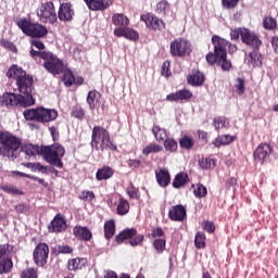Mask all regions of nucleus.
<instances>
[{
  "label": "nucleus",
  "mask_w": 278,
  "mask_h": 278,
  "mask_svg": "<svg viewBox=\"0 0 278 278\" xmlns=\"http://www.w3.org/2000/svg\"><path fill=\"white\" fill-rule=\"evenodd\" d=\"M62 81H63L64 86H66V88H71V86H73V84L75 81V74H73V72L71 70L65 71L63 74Z\"/></svg>",
  "instance_id": "obj_47"
},
{
  "label": "nucleus",
  "mask_w": 278,
  "mask_h": 278,
  "mask_svg": "<svg viewBox=\"0 0 278 278\" xmlns=\"http://www.w3.org/2000/svg\"><path fill=\"white\" fill-rule=\"evenodd\" d=\"M193 194L195 199H205L207 197V187L202 184H198L197 186L192 185Z\"/></svg>",
  "instance_id": "obj_39"
},
{
  "label": "nucleus",
  "mask_w": 278,
  "mask_h": 278,
  "mask_svg": "<svg viewBox=\"0 0 278 278\" xmlns=\"http://www.w3.org/2000/svg\"><path fill=\"white\" fill-rule=\"evenodd\" d=\"M112 23L116 27H127L129 25V18L121 13H115L112 16Z\"/></svg>",
  "instance_id": "obj_31"
},
{
  "label": "nucleus",
  "mask_w": 278,
  "mask_h": 278,
  "mask_svg": "<svg viewBox=\"0 0 278 278\" xmlns=\"http://www.w3.org/2000/svg\"><path fill=\"white\" fill-rule=\"evenodd\" d=\"M127 164L129 168H140V164H142V162L140 160L130 159L127 161Z\"/></svg>",
  "instance_id": "obj_64"
},
{
  "label": "nucleus",
  "mask_w": 278,
  "mask_h": 278,
  "mask_svg": "<svg viewBox=\"0 0 278 278\" xmlns=\"http://www.w3.org/2000/svg\"><path fill=\"white\" fill-rule=\"evenodd\" d=\"M164 149L168 153H177L179 144L177 143V140H175L174 138H166L164 140Z\"/></svg>",
  "instance_id": "obj_40"
},
{
  "label": "nucleus",
  "mask_w": 278,
  "mask_h": 278,
  "mask_svg": "<svg viewBox=\"0 0 278 278\" xmlns=\"http://www.w3.org/2000/svg\"><path fill=\"white\" fill-rule=\"evenodd\" d=\"M190 99H192V93L188 89H180L177 92L166 96V101H180V103H184V101H190Z\"/></svg>",
  "instance_id": "obj_23"
},
{
  "label": "nucleus",
  "mask_w": 278,
  "mask_h": 278,
  "mask_svg": "<svg viewBox=\"0 0 278 278\" xmlns=\"http://www.w3.org/2000/svg\"><path fill=\"white\" fill-rule=\"evenodd\" d=\"M1 105L5 108H31L36 105V101H33L31 98L25 99L24 94L5 92L0 98Z\"/></svg>",
  "instance_id": "obj_9"
},
{
  "label": "nucleus",
  "mask_w": 278,
  "mask_h": 278,
  "mask_svg": "<svg viewBox=\"0 0 278 278\" xmlns=\"http://www.w3.org/2000/svg\"><path fill=\"white\" fill-rule=\"evenodd\" d=\"M226 123H227V119L223 116H218L213 119V125H214L216 131H220V129H223V127H225Z\"/></svg>",
  "instance_id": "obj_54"
},
{
  "label": "nucleus",
  "mask_w": 278,
  "mask_h": 278,
  "mask_svg": "<svg viewBox=\"0 0 278 278\" xmlns=\"http://www.w3.org/2000/svg\"><path fill=\"white\" fill-rule=\"evenodd\" d=\"M75 16V10L73 4L70 2H63L59 7L58 18L62 23H71Z\"/></svg>",
  "instance_id": "obj_16"
},
{
  "label": "nucleus",
  "mask_w": 278,
  "mask_h": 278,
  "mask_svg": "<svg viewBox=\"0 0 278 278\" xmlns=\"http://www.w3.org/2000/svg\"><path fill=\"white\" fill-rule=\"evenodd\" d=\"M140 21L146 24L147 29H150V31H162V29H166L164 20L157 17L153 13L141 14Z\"/></svg>",
  "instance_id": "obj_13"
},
{
  "label": "nucleus",
  "mask_w": 278,
  "mask_h": 278,
  "mask_svg": "<svg viewBox=\"0 0 278 278\" xmlns=\"http://www.w3.org/2000/svg\"><path fill=\"white\" fill-rule=\"evenodd\" d=\"M91 12H103L114 3V0H84Z\"/></svg>",
  "instance_id": "obj_19"
},
{
  "label": "nucleus",
  "mask_w": 278,
  "mask_h": 278,
  "mask_svg": "<svg viewBox=\"0 0 278 278\" xmlns=\"http://www.w3.org/2000/svg\"><path fill=\"white\" fill-rule=\"evenodd\" d=\"M7 77H9V79H15L17 90L20 94L24 96V99L36 101L34 98V77L27 74L23 67L11 65L7 72Z\"/></svg>",
  "instance_id": "obj_1"
},
{
  "label": "nucleus",
  "mask_w": 278,
  "mask_h": 278,
  "mask_svg": "<svg viewBox=\"0 0 278 278\" xmlns=\"http://www.w3.org/2000/svg\"><path fill=\"white\" fill-rule=\"evenodd\" d=\"M273 146L270 143L263 142L256 147L253 152L254 162L256 164H266L270 160V155H273Z\"/></svg>",
  "instance_id": "obj_15"
},
{
  "label": "nucleus",
  "mask_w": 278,
  "mask_h": 278,
  "mask_svg": "<svg viewBox=\"0 0 278 278\" xmlns=\"http://www.w3.org/2000/svg\"><path fill=\"white\" fill-rule=\"evenodd\" d=\"M101 98V93L97 90H91L87 94V103L91 110L97 108V101Z\"/></svg>",
  "instance_id": "obj_37"
},
{
  "label": "nucleus",
  "mask_w": 278,
  "mask_h": 278,
  "mask_svg": "<svg viewBox=\"0 0 278 278\" xmlns=\"http://www.w3.org/2000/svg\"><path fill=\"white\" fill-rule=\"evenodd\" d=\"M202 227L207 233H214V231H216V226L210 220L202 222Z\"/></svg>",
  "instance_id": "obj_59"
},
{
  "label": "nucleus",
  "mask_w": 278,
  "mask_h": 278,
  "mask_svg": "<svg viewBox=\"0 0 278 278\" xmlns=\"http://www.w3.org/2000/svg\"><path fill=\"white\" fill-rule=\"evenodd\" d=\"M37 16L41 23H53L58 22V13H55V5L53 2L49 1L43 4L37 10Z\"/></svg>",
  "instance_id": "obj_12"
},
{
  "label": "nucleus",
  "mask_w": 278,
  "mask_h": 278,
  "mask_svg": "<svg viewBox=\"0 0 278 278\" xmlns=\"http://www.w3.org/2000/svg\"><path fill=\"white\" fill-rule=\"evenodd\" d=\"M10 253V244H0V260Z\"/></svg>",
  "instance_id": "obj_63"
},
{
  "label": "nucleus",
  "mask_w": 278,
  "mask_h": 278,
  "mask_svg": "<svg viewBox=\"0 0 278 278\" xmlns=\"http://www.w3.org/2000/svg\"><path fill=\"white\" fill-rule=\"evenodd\" d=\"M72 116L78 121H84L86 118V111L80 105H75L72 108Z\"/></svg>",
  "instance_id": "obj_48"
},
{
  "label": "nucleus",
  "mask_w": 278,
  "mask_h": 278,
  "mask_svg": "<svg viewBox=\"0 0 278 278\" xmlns=\"http://www.w3.org/2000/svg\"><path fill=\"white\" fill-rule=\"evenodd\" d=\"M41 155L50 166H55L56 168H64V162L62 157L66 155V149L60 143H53L51 146H42Z\"/></svg>",
  "instance_id": "obj_6"
},
{
  "label": "nucleus",
  "mask_w": 278,
  "mask_h": 278,
  "mask_svg": "<svg viewBox=\"0 0 278 278\" xmlns=\"http://www.w3.org/2000/svg\"><path fill=\"white\" fill-rule=\"evenodd\" d=\"M245 29L247 28H244V27L231 29L230 30V40H239L240 38L242 40V36H243Z\"/></svg>",
  "instance_id": "obj_52"
},
{
  "label": "nucleus",
  "mask_w": 278,
  "mask_h": 278,
  "mask_svg": "<svg viewBox=\"0 0 278 278\" xmlns=\"http://www.w3.org/2000/svg\"><path fill=\"white\" fill-rule=\"evenodd\" d=\"M50 233H62L66 231V219L62 214H56L48 226Z\"/></svg>",
  "instance_id": "obj_18"
},
{
  "label": "nucleus",
  "mask_w": 278,
  "mask_h": 278,
  "mask_svg": "<svg viewBox=\"0 0 278 278\" xmlns=\"http://www.w3.org/2000/svg\"><path fill=\"white\" fill-rule=\"evenodd\" d=\"M78 199H80V201H85L86 203H91V201H94L97 197L94 195V191L83 190L78 195Z\"/></svg>",
  "instance_id": "obj_49"
},
{
  "label": "nucleus",
  "mask_w": 278,
  "mask_h": 278,
  "mask_svg": "<svg viewBox=\"0 0 278 278\" xmlns=\"http://www.w3.org/2000/svg\"><path fill=\"white\" fill-rule=\"evenodd\" d=\"M30 45L31 47H35L36 49H38L37 51H45V43L39 39L30 40Z\"/></svg>",
  "instance_id": "obj_60"
},
{
  "label": "nucleus",
  "mask_w": 278,
  "mask_h": 278,
  "mask_svg": "<svg viewBox=\"0 0 278 278\" xmlns=\"http://www.w3.org/2000/svg\"><path fill=\"white\" fill-rule=\"evenodd\" d=\"M14 266V262H12V257L2 258L0 261V275H8L12 270Z\"/></svg>",
  "instance_id": "obj_36"
},
{
  "label": "nucleus",
  "mask_w": 278,
  "mask_h": 278,
  "mask_svg": "<svg viewBox=\"0 0 278 278\" xmlns=\"http://www.w3.org/2000/svg\"><path fill=\"white\" fill-rule=\"evenodd\" d=\"M21 278H38V271L34 268H26L22 271Z\"/></svg>",
  "instance_id": "obj_55"
},
{
  "label": "nucleus",
  "mask_w": 278,
  "mask_h": 278,
  "mask_svg": "<svg viewBox=\"0 0 278 278\" xmlns=\"http://www.w3.org/2000/svg\"><path fill=\"white\" fill-rule=\"evenodd\" d=\"M263 27L264 29H268L273 31V29H277V20L274 17L267 16L263 20Z\"/></svg>",
  "instance_id": "obj_50"
},
{
  "label": "nucleus",
  "mask_w": 278,
  "mask_h": 278,
  "mask_svg": "<svg viewBox=\"0 0 278 278\" xmlns=\"http://www.w3.org/2000/svg\"><path fill=\"white\" fill-rule=\"evenodd\" d=\"M73 236L83 242H90L92 240V230L86 226H75L73 228Z\"/></svg>",
  "instance_id": "obj_22"
},
{
  "label": "nucleus",
  "mask_w": 278,
  "mask_h": 278,
  "mask_svg": "<svg viewBox=\"0 0 278 278\" xmlns=\"http://www.w3.org/2000/svg\"><path fill=\"white\" fill-rule=\"evenodd\" d=\"M153 247L159 254L164 253L166 250V239H155Z\"/></svg>",
  "instance_id": "obj_51"
},
{
  "label": "nucleus",
  "mask_w": 278,
  "mask_h": 278,
  "mask_svg": "<svg viewBox=\"0 0 278 278\" xmlns=\"http://www.w3.org/2000/svg\"><path fill=\"white\" fill-rule=\"evenodd\" d=\"M249 59L252 66H262V54H258L257 50L249 52Z\"/></svg>",
  "instance_id": "obj_44"
},
{
  "label": "nucleus",
  "mask_w": 278,
  "mask_h": 278,
  "mask_svg": "<svg viewBox=\"0 0 278 278\" xmlns=\"http://www.w3.org/2000/svg\"><path fill=\"white\" fill-rule=\"evenodd\" d=\"M199 166L202 170H210V168H214V166H216V161L211 157H202L199 160Z\"/></svg>",
  "instance_id": "obj_43"
},
{
  "label": "nucleus",
  "mask_w": 278,
  "mask_h": 278,
  "mask_svg": "<svg viewBox=\"0 0 278 278\" xmlns=\"http://www.w3.org/2000/svg\"><path fill=\"white\" fill-rule=\"evenodd\" d=\"M86 266V258H71L67 262L68 270H81Z\"/></svg>",
  "instance_id": "obj_30"
},
{
  "label": "nucleus",
  "mask_w": 278,
  "mask_h": 278,
  "mask_svg": "<svg viewBox=\"0 0 278 278\" xmlns=\"http://www.w3.org/2000/svg\"><path fill=\"white\" fill-rule=\"evenodd\" d=\"M0 190L5 192L7 194H13L15 197L23 195V191L12 185H2L0 186Z\"/></svg>",
  "instance_id": "obj_45"
},
{
  "label": "nucleus",
  "mask_w": 278,
  "mask_h": 278,
  "mask_svg": "<svg viewBox=\"0 0 278 278\" xmlns=\"http://www.w3.org/2000/svg\"><path fill=\"white\" fill-rule=\"evenodd\" d=\"M23 116L25 121H33L35 123H42V125H47V123H53V121H56L59 113L55 109L37 106L35 109H26L23 112Z\"/></svg>",
  "instance_id": "obj_5"
},
{
  "label": "nucleus",
  "mask_w": 278,
  "mask_h": 278,
  "mask_svg": "<svg viewBox=\"0 0 278 278\" xmlns=\"http://www.w3.org/2000/svg\"><path fill=\"white\" fill-rule=\"evenodd\" d=\"M34 170H38L39 173H42L43 175H47L49 167L45 166L40 163H35Z\"/></svg>",
  "instance_id": "obj_62"
},
{
  "label": "nucleus",
  "mask_w": 278,
  "mask_h": 278,
  "mask_svg": "<svg viewBox=\"0 0 278 278\" xmlns=\"http://www.w3.org/2000/svg\"><path fill=\"white\" fill-rule=\"evenodd\" d=\"M205 233L198 231L194 237V247L195 249H205Z\"/></svg>",
  "instance_id": "obj_46"
},
{
  "label": "nucleus",
  "mask_w": 278,
  "mask_h": 278,
  "mask_svg": "<svg viewBox=\"0 0 278 278\" xmlns=\"http://www.w3.org/2000/svg\"><path fill=\"white\" fill-rule=\"evenodd\" d=\"M114 177V168L109 165H104L98 168L96 173L97 181H108V179H112Z\"/></svg>",
  "instance_id": "obj_25"
},
{
  "label": "nucleus",
  "mask_w": 278,
  "mask_h": 278,
  "mask_svg": "<svg viewBox=\"0 0 278 278\" xmlns=\"http://www.w3.org/2000/svg\"><path fill=\"white\" fill-rule=\"evenodd\" d=\"M116 214L118 216H125L126 214H129V201H127L125 198L119 199V203L116 207Z\"/></svg>",
  "instance_id": "obj_38"
},
{
  "label": "nucleus",
  "mask_w": 278,
  "mask_h": 278,
  "mask_svg": "<svg viewBox=\"0 0 278 278\" xmlns=\"http://www.w3.org/2000/svg\"><path fill=\"white\" fill-rule=\"evenodd\" d=\"M30 58L33 60H36V58H39L40 60H43V68H46L50 75H62L64 73V61L58 55L53 54L51 51H35L34 48L29 51Z\"/></svg>",
  "instance_id": "obj_3"
},
{
  "label": "nucleus",
  "mask_w": 278,
  "mask_h": 278,
  "mask_svg": "<svg viewBox=\"0 0 278 278\" xmlns=\"http://www.w3.org/2000/svg\"><path fill=\"white\" fill-rule=\"evenodd\" d=\"M241 41L243 42V45H247V47H251V49L253 50H258L260 47H262V40L260 39V36L251 31L249 28H245Z\"/></svg>",
  "instance_id": "obj_17"
},
{
  "label": "nucleus",
  "mask_w": 278,
  "mask_h": 278,
  "mask_svg": "<svg viewBox=\"0 0 278 278\" xmlns=\"http://www.w3.org/2000/svg\"><path fill=\"white\" fill-rule=\"evenodd\" d=\"M116 233V223L114 219H110L104 223V238L106 240H112Z\"/></svg>",
  "instance_id": "obj_28"
},
{
  "label": "nucleus",
  "mask_w": 278,
  "mask_h": 278,
  "mask_svg": "<svg viewBox=\"0 0 278 278\" xmlns=\"http://www.w3.org/2000/svg\"><path fill=\"white\" fill-rule=\"evenodd\" d=\"M161 75L163 77H170L173 75V73L170 72V62L165 61L161 67Z\"/></svg>",
  "instance_id": "obj_57"
},
{
  "label": "nucleus",
  "mask_w": 278,
  "mask_h": 278,
  "mask_svg": "<svg viewBox=\"0 0 278 278\" xmlns=\"http://www.w3.org/2000/svg\"><path fill=\"white\" fill-rule=\"evenodd\" d=\"M178 144L180 149H185V151H190L192 147H194V138L185 135L178 140Z\"/></svg>",
  "instance_id": "obj_34"
},
{
  "label": "nucleus",
  "mask_w": 278,
  "mask_h": 278,
  "mask_svg": "<svg viewBox=\"0 0 278 278\" xmlns=\"http://www.w3.org/2000/svg\"><path fill=\"white\" fill-rule=\"evenodd\" d=\"M33 260L36 266L45 268L47 262L49 261V245L45 242L38 243L33 252Z\"/></svg>",
  "instance_id": "obj_14"
},
{
  "label": "nucleus",
  "mask_w": 278,
  "mask_h": 278,
  "mask_svg": "<svg viewBox=\"0 0 278 278\" xmlns=\"http://www.w3.org/2000/svg\"><path fill=\"white\" fill-rule=\"evenodd\" d=\"M212 43L214 46V52L206 54V62L210 64V66H214V64H216V58H225V55H227V47L229 41H227L225 38H220L217 35H213Z\"/></svg>",
  "instance_id": "obj_10"
},
{
  "label": "nucleus",
  "mask_w": 278,
  "mask_h": 278,
  "mask_svg": "<svg viewBox=\"0 0 278 278\" xmlns=\"http://www.w3.org/2000/svg\"><path fill=\"white\" fill-rule=\"evenodd\" d=\"M92 149L96 151H118V147L112 142L110 137V131L101 126H94L91 132V142Z\"/></svg>",
  "instance_id": "obj_4"
},
{
  "label": "nucleus",
  "mask_w": 278,
  "mask_h": 278,
  "mask_svg": "<svg viewBox=\"0 0 278 278\" xmlns=\"http://www.w3.org/2000/svg\"><path fill=\"white\" fill-rule=\"evenodd\" d=\"M172 58H186L192 53V45L184 38H176L169 45Z\"/></svg>",
  "instance_id": "obj_11"
},
{
  "label": "nucleus",
  "mask_w": 278,
  "mask_h": 278,
  "mask_svg": "<svg viewBox=\"0 0 278 278\" xmlns=\"http://www.w3.org/2000/svg\"><path fill=\"white\" fill-rule=\"evenodd\" d=\"M188 84L191 86H203V83L205 81V76L201 72H195L194 74H191L187 77Z\"/></svg>",
  "instance_id": "obj_29"
},
{
  "label": "nucleus",
  "mask_w": 278,
  "mask_h": 278,
  "mask_svg": "<svg viewBox=\"0 0 278 278\" xmlns=\"http://www.w3.org/2000/svg\"><path fill=\"white\" fill-rule=\"evenodd\" d=\"M23 140L10 131H0V155L14 161L21 154Z\"/></svg>",
  "instance_id": "obj_2"
},
{
  "label": "nucleus",
  "mask_w": 278,
  "mask_h": 278,
  "mask_svg": "<svg viewBox=\"0 0 278 278\" xmlns=\"http://www.w3.org/2000/svg\"><path fill=\"white\" fill-rule=\"evenodd\" d=\"M236 81H237V84L235 85L236 92H237V94H239V97H242V94H244V92H245L244 78L238 77L236 79Z\"/></svg>",
  "instance_id": "obj_53"
},
{
  "label": "nucleus",
  "mask_w": 278,
  "mask_h": 278,
  "mask_svg": "<svg viewBox=\"0 0 278 278\" xmlns=\"http://www.w3.org/2000/svg\"><path fill=\"white\" fill-rule=\"evenodd\" d=\"M154 12L166 16V13L170 12V3L167 0H161L156 3Z\"/></svg>",
  "instance_id": "obj_32"
},
{
  "label": "nucleus",
  "mask_w": 278,
  "mask_h": 278,
  "mask_svg": "<svg viewBox=\"0 0 278 278\" xmlns=\"http://www.w3.org/2000/svg\"><path fill=\"white\" fill-rule=\"evenodd\" d=\"M188 184V174L178 173L173 180V188H184Z\"/></svg>",
  "instance_id": "obj_33"
},
{
  "label": "nucleus",
  "mask_w": 278,
  "mask_h": 278,
  "mask_svg": "<svg viewBox=\"0 0 278 278\" xmlns=\"http://www.w3.org/2000/svg\"><path fill=\"white\" fill-rule=\"evenodd\" d=\"M240 3V0H222V5L226 10H233Z\"/></svg>",
  "instance_id": "obj_58"
},
{
  "label": "nucleus",
  "mask_w": 278,
  "mask_h": 278,
  "mask_svg": "<svg viewBox=\"0 0 278 278\" xmlns=\"http://www.w3.org/2000/svg\"><path fill=\"white\" fill-rule=\"evenodd\" d=\"M155 177L161 188H168L170 184V174L168 173V169H164V168L156 169Z\"/></svg>",
  "instance_id": "obj_24"
},
{
  "label": "nucleus",
  "mask_w": 278,
  "mask_h": 278,
  "mask_svg": "<svg viewBox=\"0 0 278 278\" xmlns=\"http://www.w3.org/2000/svg\"><path fill=\"white\" fill-rule=\"evenodd\" d=\"M164 148L157 143H150L142 149V155H151V153H160Z\"/></svg>",
  "instance_id": "obj_41"
},
{
  "label": "nucleus",
  "mask_w": 278,
  "mask_h": 278,
  "mask_svg": "<svg viewBox=\"0 0 278 278\" xmlns=\"http://www.w3.org/2000/svg\"><path fill=\"white\" fill-rule=\"evenodd\" d=\"M152 134L154 135L157 142H164L166 138H168V130L160 128V126H153Z\"/></svg>",
  "instance_id": "obj_35"
},
{
  "label": "nucleus",
  "mask_w": 278,
  "mask_h": 278,
  "mask_svg": "<svg viewBox=\"0 0 278 278\" xmlns=\"http://www.w3.org/2000/svg\"><path fill=\"white\" fill-rule=\"evenodd\" d=\"M216 58V64L220 66L222 71H231V61L227 60V54L225 56H215Z\"/></svg>",
  "instance_id": "obj_42"
},
{
  "label": "nucleus",
  "mask_w": 278,
  "mask_h": 278,
  "mask_svg": "<svg viewBox=\"0 0 278 278\" xmlns=\"http://www.w3.org/2000/svg\"><path fill=\"white\" fill-rule=\"evenodd\" d=\"M15 23L22 29L23 34L29 36V38H45L49 34L47 26L39 23H31L27 18H20Z\"/></svg>",
  "instance_id": "obj_7"
},
{
  "label": "nucleus",
  "mask_w": 278,
  "mask_h": 278,
  "mask_svg": "<svg viewBox=\"0 0 278 278\" xmlns=\"http://www.w3.org/2000/svg\"><path fill=\"white\" fill-rule=\"evenodd\" d=\"M116 244H129L130 247H142L144 235H138V229L126 228L115 236Z\"/></svg>",
  "instance_id": "obj_8"
},
{
  "label": "nucleus",
  "mask_w": 278,
  "mask_h": 278,
  "mask_svg": "<svg viewBox=\"0 0 278 278\" xmlns=\"http://www.w3.org/2000/svg\"><path fill=\"white\" fill-rule=\"evenodd\" d=\"M151 238H162L165 236L164 230L161 227H156L152 229Z\"/></svg>",
  "instance_id": "obj_61"
},
{
  "label": "nucleus",
  "mask_w": 278,
  "mask_h": 278,
  "mask_svg": "<svg viewBox=\"0 0 278 278\" xmlns=\"http://www.w3.org/2000/svg\"><path fill=\"white\" fill-rule=\"evenodd\" d=\"M22 151L27 155L26 160H29V157H34L35 155H42V146L28 143L22 148Z\"/></svg>",
  "instance_id": "obj_26"
},
{
  "label": "nucleus",
  "mask_w": 278,
  "mask_h": 278,
  "mask_svg": "<svg viewBox=\"0 0 278 278\" xmlns=\"http://www.w3.org/2000/svg\"><path fill=\"white\" fill-rule=\"evenodd\" d=\"M126 192L130 199H140V191L134 185H130Z\"/></svg>",
  "instance_id": "obj_56"
},
{
  "label": "nucleus",
  "mask_w": 278,
  "mask_h": 278,
  "mask_svg": "<svg viewBox=\"0 0 278 278\" xmlns=\"http://www.w3.org/2000/svg\"><path fill=\"white\" fill-rule=\"evenodd\" d=\"M168 218L175 223H184L186 219V207L181 204L172 206L168 211Z\"/></svg>",
  "instance_id": "obj_21"
},
{
  "label": "nucleus",
  "mask_w": 278,
  "mask_h": 278,
  "mask_svg": "<svg viewBox=\"0 0 278 278\" xmlns=\"http://www.w3.org/2000/svg\"><path fill=\"white\" fill-rule=\"evenodd\" d=\"M236 138L231 135H222L218 136L214 141H212V144L215 146L216 149H220L222 147H227V144H231Z\"/></svg>",
  "instance_id": "obj_27"
},
{
  "label": "nucleus",
  "mask_w": 278,
  "mask_h": 278,
  "mask_svg": "<svg viewBox=\"0 0 278 278\" xmlns=\"http://www.w3.org/2000/svg\"><path fill=\"white\" fill-rule=\"evenodd\" d=\"M113 34L117 38H126V40H134L135 42L140 39L138 31L129 27H117L114 29Z\"/></svg>",
  "instance_id": "obj_20"
}]
</instances>
